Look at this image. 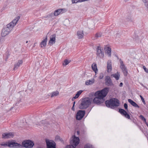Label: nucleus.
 <instances>
[{
	"label": "nucleus",
	"instance_id": "15",
	"mask_svg": "<svg viewBox=\"0 0 148 148\" xmlns=\"http://www.w3.org/2000/svg\"><path fill=\"white\" fill-rule=\"evenodd\" d=\"M13 136V134L12 133H4L2 134V138L5 139L12 138Z\"/></svg>",
	"mask_w": 148,
	"mask_h": 148
},
{
	"label": "nucleus",
	"instance_id": "21",
	"mask_svg": "<svg viewBox=\"0 0 148 148\" xmlns=\"http://www.w3.org/2000/svg\"><path fill=\"white\" fill-rule=\"evenodd\" d=\"M128 102L134 107L138 108H140L139 106L132 99H128Z\"/></svg>",
	"mask_w": 148,
	"mask_h": 148
},
{
	"label": "nucleus",
	"instance_id": "37",
	"mask_svg": "<svg viewBox=\"0 0 148 148\" xmlns=\"http://www.w3.org/2000/svg\"><path fill=\"white\" fill-rule=\"evenodd\" d=\"M127 20L128 21H132V18L131 16H128L127 18Z\"/></svg>",
	"mask_w": 148,
	"mask_h": 148
},
{
	"label": "nucleus",
	"instance_id": "39",
	"mask_svg": "<svg viewBox=\"0 0 148 148\" xmlns=\"http://www.w3.org/2000/svg\"><path fill=\"white\" fill-rule=\"evenodd\" d=\"M124 107L125 109L126 110L128 111V108H127L128 106H127V104L126 103H124Z\"/></svg>",
	"mask_w": 148,
	"mask_h": 148
},
{
	"label": "nucleus",
	"instance_id": "26",
	"mask_svg": "<svg viewBox=\"0 0 148 148\" xmlns=\"http://www.w3.org/2000/svg\"><path fill=\"white\" fill-rule=\"evenodd\" d=\"M119 61L120 63V67L121 69L123 70L126 68L125 66L123 64V62L121 60V59H120Z\"/></svg>",
	"mask_w": 148,
	"mask_h": 148
},
{
	"label": "nucleus",
	"instance_id": "48",
	"mask_svg": "<svg viewBox=\"0 0 148 148\" xmlns=\"http://www.w3.org/2000/svg\"><path fill=\"white\" fill-rule=\"evenodd\" d=\"M75 101H74L73 102V105H74V106H75Z\"/></svg>",
	"mask_w": 148,
	"mask_h": 148
},
{
	"label": "nucleus",
	"instance_id": "22",
	"mask_svg": "<svg viewBox=\"0 0 148 148\" xmlns=\"http://www.w3.org/2000/svg\"><path fill=\"white\" fill-rule=\"evenodd\" d=\"M104 49L106 50V52L108 54V56L110 57L111 54V49L109 47H107V48L104 47Z\"/></svg>",
	"mask_w": 148,
	"mask_h": 148
},
{
	"label": "nucleus",
	"instance_id": "29",
	"mask_svg": "<svg viewBox=\"0 0 148 148\" xmlns=\"http://www.w3.org/2000/svg\"><path fill=\"white\" fill-rule=\"evenodd\" d=\"M87 0H72V2L73 3H77L78 2H82L87 1Z\"/></svg>",
	"mask_w": 148,
	"mask_h": 148
},
{
	"label": "nucleus",
	"instance_id": "23",
	"mask_svg": "<svg viewBox=\"0 0 148 148\" xmlns=\"http://www.w3.org/2000/svg\"><path fill=\"white\" fill-rule=\"evenodd\" d=\"M47 40V36H46L45 39H43V40L40 43V45H41V47H45L46 46Z\"/></svg>",
	"mask_w": 148,
	"mask_h": 148
},
{
	"label": "nucleus",
	"instance_id": "50",
	"mask_svg": "<svg viewBox=\"0 0 148 148\" xmlns=\"http://www.w3.org/2000/svg\"><path fill=\"white\" fill-rule=\"evenodd\" d=\"M77 134L78 135H79V132L78 131H77Z\"/></svg>",
	"mask_w": 148,
	"mask_h": 148
},
{
	"label": "nucleus",
	"instance_id": "31",
	"mask_svg": "<svg viewBox=\"0 0 148 148\" xmlns=\"http://www.w3.org/2000/svg\"><path fill=\"white\" fill-rule=\"evenodd\" d=\"M122 70L124 76H126L127 75L128 73L127 71L126 68H125L124 69Z\"/></svg>",
	"mask_w": 148,
	"mask_h": 148
},
{
	"label": "nucleus",
	"instance_id": "16",
	"mask_svg": "<svg viewBox=\"0 0 148 148\" xmlns=\"http://www.w3.org/2000/svg\"><path fill=\"white\" fill-rule=\"evenodd\" d=\"M50 40L49 42V44L52 45L55 43L56 35L55 34L51 35L50 37Z\"/></svg>",
	"mask_w": 148,
	"mask_h": 148
},
{
	"label": "nucleus",
	"instance_id": "3",
	"mask_svg": "<svg viewBox=\"0 0 148 148\" xmlns=\"http://www.w3.org/2000/svg\"><path fill=\"white\" fill-rule=\"evenodd\" d=\"M81 103L79 108L81 109H85L88 107L90 104V101L88 98H85L80 100Z\"/></svg>",
	"mask_w": 148,
	"mask_h": 148
},
{
	"label": "nucleus",
	"instance_id": "40",
	"mask_svg": "<svg viewBox=\"0 0 148 148\" xmlns=\"http://www.w3.org/2000/svg\"><path fill=\"white\" fill-rule=\"evenodd\" d=\"M143 68L146 72L148 73V69L146 68L145 66H143Z\"/></svg>",
	"mask_w": 148,
	"mask_h": 148
},
{
	"label": "nucleus",
	"instance_id": "12",
	"mask_svg": "<svg viewBox=\"0 0 148 148\" xmlns=\"http://www.w3.org/2000/svg\"><path fill=\"white\" fill-rule=\"evenodd\" d=\"M105 84L108 86H110L113 85V84L112 79L110 76H107L105 79Z\"/></svg>",
	"mask_w": 148,
	"mask_h": 148
},
{
	"label": "nucleus",
	"instance_id": "44",
	"mask_svg": "<svg viewBox=\"0 0 148 148\" xmlns=\"http://www.w3.org/2000/svg\"><path fill=\"white\" fill-rule=\"evenodd\" d=\"M71 109L72 110L74 111L75 109H74V105H73Z\"/></svg>",
	"mask_w": 148,
	"mask_h": 148
},
{
	"label": "nucleus",
	"instance_id": "8",
	"mask_svg": "<svg viewBox=\"0 0 148 148\" xmlns=\"http://www.w3.org/2000/svg\"><path fill=\"white\" fill-rule=\"evenodd\" d=\"M1 146H3L4 147H13L16 148V147H19L20 145L18 144V143L12 142H10L8 143L6 142L5 143H2L0 144Z\"/></svg>",
	"mask_w": 148,
	"mask_h": 148
},
{
	"label": "nucleus",
	"instance_id": "19",
	"mask_svg": "<svg viewBox=\"0 0 148 148\" xmlns=\"http://www.w3.org/2000/svg\"><path fill=\"white\" fill-rule=\"evenodd\" d=\"M77 35L78 39L82 38L84 36L83 31L81 30L78 31L77 32Z\"/></svg>",
	"mask_w": 148,
	"mask_h": 148
},
{
	"label": "nucleus",
	"instance_id": "45",
	"mask_svg": "<svg viewBox=\"0 0 148 148\" xmlns=\"http://www.w3.org/2000/svg\"><path fill=\"white\" fill-rule=\"evenodd\" d=\"M146 119L145 118H144L142 121H144L145 122V124H146V122H147L146 121Z\"/></svg>",
	"mask_w": 148,
	"mask_h": 148
},
{
	"label": "nucleus",
	"instance_id": "42",
	"mask_svg": "<svg viewBox=\"0 0 148 148\" xmlns=\"http://www.w3.org/2000/svg\"><path fill=\"white\" fill-rule=\"evenodd\" d=\"M139 117L142 120H143L145 118L144 116L142 115H141L139 116Z\"/></svg>",
	"mask_w": 148,
	"mask_h": 148
},
{
	"label": "nucleus",
	"instance_id": "5",
	"mask_svg": "<svg viewBox=\"0 0 148 148\" xmlns=\"http://www.w3.org/2000/svg\"><path fill=\"white\" fill-rule=\"evenodd\" d=\"M73 137V140L70 141L71 145H67L64 148H76L75 147L79 143V139L78 137H76L74 135Z\"/></svg>",
	"mask_w": 148,
	"mask_h": 148
},
{
	"label": "nucleus",
	"instance_id": "28",
	"mask_svg": "<svg viewBox=\"0 0 148 148\" xmlns=\"http://www.w3.org/2000/svg\"><path fill=\"white\" fill-rule=\"evenodd\" d=\"M102 33L101 32H97L95 35V37L96 39L101 37L102 36Z\"/></svg>",
	"mask_w": 148,
	"mask_h": 148
},
{
	"label": "nucleus",
	"instance_id": "46",
	"mask_svg": "<svg viewBox=\"0 0 148 148\" xmlns=\"http://www.w3.org/2000/svg\"><path fill=\"white\" fill-rule=\"evenodd\" d=\"M123 84L122 83V82H121L120 83V84H119V86L120 87H122V86H123Z\"/></svg>",
	"mask_w": 148,
	"mask_h": 148
},
{
	"label": "nucleus",
	"instance_id": "14",
	"mask_svg": "<svg viewBox=\"0 0 148 148\" xmlns=\"http://www.w3.org/2000/svg\"><path fill=\"white\" fill-rule=\"evenodd\" d=\"M10 30H9L6 27H4L2 30L1 33V36L3 37H4L6 35H8L10 32Z\"/></svg>",
	"mask_w": 148,
	"mask_h": 148
},
{
	"label": "nucleus",
	"instance_id": "35",
	"mask_svg": "<svg viewBox=\"0 0 148 148\" xmlns=\"http://www.w3.org/2000/svg\"><path fill=\"white\" fill-rule=\"evenodd\" d=\"M103 77H104L103 73H100L99 74V79H101L103 78Z\"/></svg>",
	"mask_w": 148,
	"mask_h": 148
},
{
	"label": "nucleus",
	"instance_id": "6",
	"mask_svg": "<svg viewBox=\"0 0 148 148\" xmlns=\"http://www.w3.org/2000/svg\"><path fill=\"white\" fill-rule=\"evenodd\" d=\"M20 18V17L19 16H17L12 22L8 24L5 27L11 31L14 26L16 25Z\"/></svg>",
	"mask_w": 148,
	"mask_h": 148
},
{
	"label": "nucleus",
	"instance_id": "9",
	"mask_svg": "<svg viewBox=\"0 0 148 148\" xmlns=\"http://www.w3.org/2000/svg\"><path fill=\"white\" fill-rule=\"evenodd\" d=\"M45 141L47 148H56V144L54 141L46 139Z\"/></svg>",
	"mask_w": 148,
	"mask_h": 148
},
{
	"label": "nucleus",
	"instance_id": "24",
	"mask_svg": "<svg viewBox=\"0 0 148 148\" xmlns=\"http://www.w3.org/2000/svg\"><path fill=\"white\" fill-rule=\"evenodd\" d=\"M91 67L92 70L95 72L96 74L98 71L96 63H93L91 66Z\"/></svg>",
	"mask_w": 148,
	"mask_h": 148
},
{
	"label": "nucleus",
	"instance_id": "18",
	"mask_svg": "<svg viewBox=\"0 0 148 148\" xmlns=\"http://www.w3.org/2000/svg\"><path fill=\"white\" fill-rule=\"evenodd\" d=\"M23 63V61L22 60H19L18 62L14 64V69L15 70L18 69L20 66Z\"/></svg>",
	"mask_w": 148,
	"mask_h": 148
},
{
	"label": "nucleus",
	"instance_id": "2",
	"mask_svg": "<svg viewBox=\"0 0 148 148\" xmlns=\"http://www.w3.org/2000/svg\"><path fill=\"white\" fill-rule=\"evenodd\" d=\"M105 104L107 107L114 109L119 106V101L117 99L112 98L106 101Z\"/></svg>",
	"mask_w": 148,
	"mask_h": 148
},
{
	"label": "nucleus",
	"instance_id": "17",
	"mask_svg": "<svg viewBox=\"0 0 148 148\" xmlns=\"http://www.w3.org/2000/svg\"><path fill=\"white\" fill-rule=\"evenodd\" d=\"M65 9H60L56 10L54 12V15L55 16H57L60 14H61L64 13L63 11Z\"/></svg>",
	"mask_w": 148,
	"mask_h": 148
},
{
	"label": "nucleus",
	"instance_id": "7",
	"mask_svg": "<svg viewBox=\"0 0 148 148\" xmlns=\"http://www.w3.org/2000/svg\"><path fill=\"white\" fill-rule=\"evenodd\" d=\"M20 18V17L19 16H17L12 22L8 24L5 27L11 31L14 26L16 25Z\"/></svg>",
	"mask_w": 148,
	"mask_h": 148
},
{
	"label": "nucleus",
	"instance_id": "1",
	"mask_svg": "<svg viewBox=\"0 0 148 148\" xmlns=\"http://www.w3.org/2000/svg\"><path fill=\"white\" fill-rule=\"evenodd\" d=\"M109 90L108 88L106 87L101 90L97 91L95 93L96 96L93 100V102L97 105H99L105 101L104 98L107 95Z\"/></svg>",
	"mask_w": 148,
	"mask_h": 148
},
{
	"label": "nucleus",
	"instance_id": "25",
	"mask_svg": "<svg viewBox=\"0 0 148 148\" xmlns=\"http://www.w3.org/2000/svg\"><path fill=\"white\" fill-rule=\"evenodd\" d=\"M111 76H113L115 78L116 80H118L119 79L120 77V75L119 73L118 72L117 73H114L111 75Z\"/></svg>",
	"mask_w": 148,
	"mask_h": 148
},
{
	"label": "nucleus",
	"instance_id": "53",
	"mask_svg": "<svg viewBox=\"0 0 148 148\" xmlns=\"http://www.w3.org/2000/svg\"><path fill=\"white\" fill-rule=\"evenodd\" d=\"M35 44H34V45L33 47H35Z\"/></svg>",
	"mask_w": 148,
	"mask_h": 148
},
{
	"label": "nucleus",
	"instance_id": "34",
	"mask_svg": "<svg viewBox=\"0 0 148 148\" xmlns=\"http://www.w3.org/2000/svg\"><path fill=\"white\" fill-rule=\"evenodd\" d=\"M84 148H93V146L90 144H86Z\"/></svg>",
	"mask_w": 148,
	"mask_h": 148
},
{
	"label": "nucleus",
	"instance_id": "43",
	"mask_svg": "<svg viewBox=\"0 0 148 148\" xmlns=\"http://www.w3.org/2000/svg\"><path fill=\"white\" fill-rule=\"evenodd\" d=\"M77 98L75 96L73 97L72 99V100L74 101L75 99Z\"/></svg>",
	"mask_w": 148,
	"mask_h": 148
},
{
	"label": "nucleus",
	"instance_id": "20",
	"mask_svg": "<svg viewBox=\"0 0 148 148\" xmlns=\"http://www.w3.org/2000/svg\"><path fill=\"white\" fill-rule=\"evenodd\" d=\"M107 71L110 72L112 71V63L110 60H109L107 62Z\"/></svg>",
	"mask_w": 148,
	"mask_h": 148
},
{
	"label": "nucleus",
	"instance_id": "27",
	"mask_svg": "<svg viewBox=\"0 0 148 148\" xmlns=\"http://www.w3.org/2000/svg\"><path fill=\"white\" fill-rule=\"evenodd\" d=\"M94 81L95 80L94 79L91 80H87L85 84L87 85L91 84L94 82Z\"/></svg>",
	"mask_w": 148,
	"mask_h": 148
},
{
	"label": "nucleus",
	"instance_id": "10",
	"mask_svg": "<svg viewBox=\"0 0 148 148\" xmlns=\"http://www.w3.org/2000/svg\"><path fill=\"white\" fill-rule=\"evenodd\" d=\"M85 113V110H79L77 113L76 116V119L77 120H81L84 116Z\"/></svg>",
	"mask_w": 148,
	"mask_h": 148
},
{
	"label": "nucleus",
	"instance_id": "52",
	"mask_svg": "<svg viewBox=\"0 0 148 148\" xmlns=\"http://www.w3.org/2000/svg\"><path fill=\"white\" fill-rule=\"evenodd\" d=\"M27 42H28V41H27L26 42V43H27Z\"/></svg>",
	"mask_w": 148,
	"mask_h": 148
},
{
	"label": "nucleus",
	"instance_id": "4",
	"mask_svg": "<svg viewBox=\"0 0 148 148\" xmlns=\"http://www.w3.org/2000/svg\"><path fill=\"white\" fill-rule=\"evenodd\" d=\"M18 144L20 145V146L17 147L16 148H23V147L25 148H32L34 145V142L29 140H23L22 142L21 145L18 143Z\"/></svg>",
	"mask_w": 148,
	"mask_h": 148
},
{
	"label": "nucleus",
	"instance_id": "38",
	"mask_svg": "<svg viewBox=\"0 0 148 148\" xmlns=\"http://www.w3.org/2000/svg\"><path fill=\"white\" fill-rule=\"evenodd\" d=\"M140 96L141 98V100H142V102H143V103L144 104H145V102L144 99V98H143V97L141 95H140Z\"/></svg>",
	"mask_w": 148,
	"mask_h": 148
},
{
	"label": "nucleus",
	"instance_id": "11",
	"mask_svg": "<svg viewBox=\"0 0 148 148\" xmlns=\"http://www.w3.org/2000/svg\"><path fill=\"white\" fill-rule=\"evenodd\" d=\"M97 55L100 58H103L104 54L103 49H101L100 46H98L97 48Z\"/></svg>",
	"mask_w": 148,
	"mask_h": 148
},
{
	"label": "nucleus",
	"instance_id": "13",
	"mask_svg": "<svg viewBox=\"0 0 148 148\" xmlns=\"http://www.w3.org/2000/svg\"><path fill=\"white\" fill-rule=\"evenodd\" d=\"M119 112L126 118L128 119H130V116L129 114H128L124 110L122 109H120L119 110Z\"/></svg>",
	"mask_w": 148,
	"mask_h": 148
},
{
	"label": "nucleus",
	"instance_id": "33",
	"mask_svg": "<svg viewBox=\"0 0 148 148\" xmlns=\"http://www.w3.org/2000/svg\"><path fill=\"white\" fill-rule=\"evenodd\" d=\"M70 62V61H68L67 60H65L64 61V62L63 64V65H66Z\"/></svg>",
	"mask_w": 148,
	"mask_h": 148
},
{
	"label": "nucleus",
	"instance_id": "30",
	"mask_svg": "<svg viewBox=\"0 0 148 148\" xmlns=\"http://www.w3.org/2000/svg\"><path fill=\"white\" fill-rule=\"evenodd\" d=\"M59 94V92L57 91L53 92L51 93V97H53L54 96H56Z\"/></svg>",
	"mask_w": 148,
	"mask_h": 148
},
{
	"label": "nucleus",
	"instance_id": "32",
	"mask_svg": "<svg viewBox=\"0 0 148 148\" xmlns=\"http://www.w3.org/2000/svg\"><path fill=\"white\" fill-rule=\"evenodd\" d=\"M82 92L83 91L82 90H80L78 91L75 95V97H76L77 98H78L80 95L82 93Z\"/></svg>",
	"mask_w": 148,
	"mask_h": 148
},
{
	"label": "nucleus",
	"instance_id": "49",
	"mask_svg": "<svg viewBox=\"0 0 148 148\" xmlns=\"http://www.w3.org/2000/svg\"><path fill=\"white\" fill-rule=\"evenodd\" d=\"M145 124L146 125H147V126L148 127V123L147 122H146V124Z\"/></svg>",
	"mask_w": 148,
	"mask_h": 148
},
{
	"label": "nucleus",
	"instance_id": "41",
	"mask_svg": "<svg viewBox=\"0 0 148 148\" xmlns=\"http://www.w3.org/2000/svg\"><path fill=\"white\" fill-rule=\"evenodd\" d=\"M60 139V137L59 136H57L55 137V140H58Z\"/></svg>",
	"mask_w": 148,
	"mask_h": 148
},
{
	"label": "nucleus",
	"instance_id": "47",
	"mask_svg": "<svg viewBox=\"0 0 148 148\" xmlns=\"http://www.w3.org/2000/svg\"><path fill=\"white\" fill-rule=\"evenodd\" d=\"M36 148H44L42 146H38Z\"/></svg>",
	"mask_w": 148,
	"mask_h": 148
},
{
	"label": "nucleus",
	"instance_id": "51",
	"mask_svg": "<svg viewBox=\"0 0 148 148\" xmlns=\"http://www.w3.org/2000/svg\"><path fill=\"white\" fill-rule=\"evenodd\" d=\"M2 38H0V42Z\"/></svg>",
	"mask_w": 148,
	"mask_h": 148
},
{
	"label": "nucleus",
	"instance_id": "36",
	"mask_svg": "<svg viewBox=\"0 0 148 148\" xmlns=\"http://www.w3.org/2000/svg\"><path fill=\"white\" fill-rule=\"evenodd\" d=\"M144 3L145 6L148 5V0H142Z\"/></svg>",
	"mask_w": 148,
	"mask_h": 148
}]
</instances>
